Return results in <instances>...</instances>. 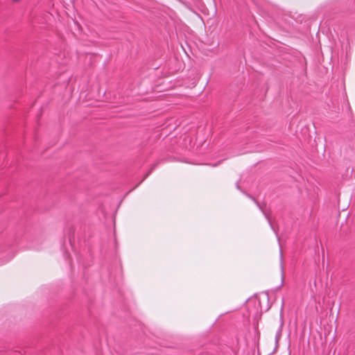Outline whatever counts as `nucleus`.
<instances>
[{
    "mask_svg": "<svg viewBox=\"0 0 355 355\" xmlns=\"http://www.w3.org/2000/svg\"><path fill=\"white\" fill-rule=\"evenodd\" d=\"M150 173V171H149V172L146 175V176L144 177V180L147 176H148V175H149Z\"/></svg>",
    "mask_w": 355,
    "mask_h": 355,
    "instance_id": "nucleus-4",
    "label": "nucleus"
},
{
    "mask_svg": "<svg viewBox=\"0 0 355 355\" xmlns=\"http://www.w3.org/2000/svg\"><path fill=\"white\" fill-rule=\"evenodd\" d=\"M269 306L266 307V309H265V311H268L269 309Z\"/></svg>",
    "mask_w": 355,
    "mask_h": 355,
    "instance_id": "nucleus-6",
    "label": "nucleus"
},
{
    "mask_svg": "<svg viewBox=\"0 0 355 355\" xmlns=\"http://www.w3.org/2000/svg\"><path fill=\"white\" fill-rule=\"evenodd\" d=\"M250 198H252L255 202L256 204L257 205V206L259 207V209L262 211V212L263 213V214L265 215L266 219L268 220L271 228L272 229V230L274 231V232L275 233L276 236H277V230L275 229L273 225L272 224V222L269 218V216L265 213L263 207L253 198H252L251 196H249Z\"/></svg>",
    "mask_w": 355,
    "mask_h": 355,
    "instance_id": "nucleus-1",
    "label": "nucleus"
},
{
    "mask_svg": "<svg viewBox=\"0 0 355 355\" xmlns=\"http://www.w3.org/2000/svg\"><path fill=\"white\" fill-rule=\"evenodd\" d=\"M282 323L281 324L280 327H279L276 335H275V342L277 344L279 340L280 339L281 335H282Z\"/></svg>",
    "mask_w": 355,
    "mask_h": 355,
    "instance_id": "nucleus-2",
    "label": "nucleus"
},
{
    "mask_svg": "<svg viewBox=\"0 0 355 355\" xmlns=\"http://www.w3.org/2000/svg\"><path fill=\"white\" fill-rule=\"evenodd\" d=\"M347 45L348 44H346V46H345L344 44H342V48L343 49L345 48V49L347 50Z\"/></svg>",
    "mask_w": 355,
    "mask_h": 355,
    "instance_id": "nucleus-3",
    "label": "nucleus"
},
{
    "mask_svg": "<svg viewBox=\"0 0 355 355\" xmlns=\"http://www.w3.org/2000/svg\"><path fill=\"white\" fill-rule=\"evenodd\" d=\"M236 187H237L238 189H240V187H239V184L236 185Z\"/></svg>",
    "mask_w": 355,
    "mask_h": 355,
    "instance_id": "nucleus-7",
    "label": "nucleus"
},
{
    "mask_svg": "<svg viewBox=\"0 0 355 355\" xmlns=\"http://www.w3.org/2000/svg\"><path fill=\"white\" fill-rule=\"evenodd\" d=\"M265 298H266V300L267 301H268V299H269V298H268V295H266L265 296Z\"/></svg>",
    "mask_w": 355,
    "mask_h": 355,
    "instance_id": "nucleus-5",
    "label": "nucleus"
}]
</instances>
